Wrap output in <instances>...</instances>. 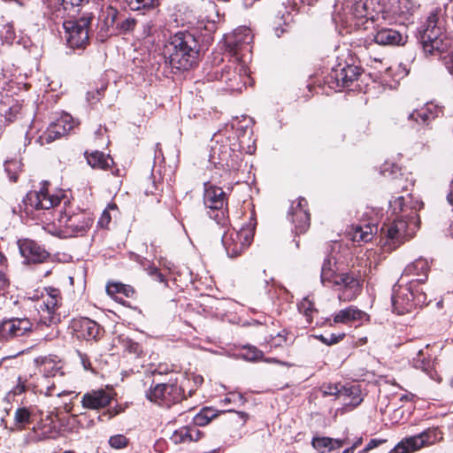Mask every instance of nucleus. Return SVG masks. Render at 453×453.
<instances>
[{"instance_id": "obj_1", "label": "nucleus", "mask_w": 453, "mask_h": 453, "mask_svg": "<svg viewBox=\"0 0 453 453\" xmlns=\"http://www.w3.org/2000/svg\"><path fill=\"white\" fill-rule=\"evenodd\" d=\"M45 182L39 190L27 194L24 199L25 210L32 211H50L52 219L43 226L44 230L52 235L69 238L84 235L92 226V219L84 211L71 213L67 211L65 196L59 194H50Z\"/></svg>"}, {"instance_id": "obj_2", "label": "nucleus", "mask_w": 453, "mask_h": 453, "mask_svg": "<svg viewBox=\"0 0 453 453\" xmlns=\"http://www.w3.org/2000/svg\"><path fill=\"white\" fill-rule=\"evenodd\" d=\"M430 265L426 259L419 257L409 264L398 281L393 286L392 305L398 314L411 311L428 303L422 285L428 277Z\"/></svg>"}, {"instance_id": "obj_3", "label": "nucleus", "mask_w": 453, "mask_h": 453, "mask_svg": "<svg viewBox=\"0 0 453 453\" xmlns=\"http://www.w3.org/2000/svg\"><path fill=\"white\" fill-rule=\"evenodd\" d=\"M413 4L410 0H366L354 8L357 28L367 29L368 24L378 21L380 17L388 24L404 27L412 14Z\"/></svg>"}, {"instance_id": "obj_4", "label": "nucleus", "mask_w": 453, "mask_h": 453, "mask_svg": "<svg viewBox=\"0 0 453 453\" xmlns=\"http://www.w3.org/2000/svg\"><path fill=\"white\" fill-rule=\"evenodd\" d=\"M443 17L441 9L433 10L426 23L418 29V38L426 54L441 55L448 71L453 75V39L443 33Z\"/></svg>"}, {"instance_id": "obj_5", "label": "nucleus", "mask_w": 453, "mask_h": 453, "mask_svg": "<svg viewBox=\"0 0 453 453\" xmlns=\"http://www.w3.org/2000/svg\"><path fill=\"white\" fill-rule=\"evenodd\" d=\"M198 44L189 32H178L170 37L165 46L169 63L173 68L188 70L191 68L198 57Z\"/></svg>"}, {"instance_id": "obj_6", "label": "nucleus", "mask_w": 453, "mask_h": 453, "mask_svg": "<svg viewBox=\"0 0 453 453\" xmlns=\"http://www.w3.org/2000/svg\"><path fill=\"white\" fill-rule=\"evenodd\" d=\"M413 223L395 219L389 224H384L380 228V242L385 250H393L412 235L415 228Z\"/></svg>"}, {"instance_id": "obj_7", "label": "nucleus", "mask_w": 453, "mask_h": 453, "mask_svg": "<svg viewBox=\"0 0 453 453\" xmlns=\"http://www.w3.org/2000/svg\"><path fill=\"white\" fill-rule=\"evenodd\" d=\"M256 221L250 218V221L239 231L228 230L222 236V243L230 257L241 255L251 243L254 236Z\"/></svg>"}, {"instance_id": "obj_8", "label": "nucleus", "mask_w": 453, "mask_h": 453, "mask_svg": "<svg viewBox=\"0 0 453 453\" xmlns=\"http://www.w3.org/2000/svg\"><path fill=\"white\" fill-rule=\"evenodd\" d=\"M245 62V59L235 58L222 69L219 80L224 82L229 90L240 92L250 84V71Z\"/></svg>"}, {"instance_id": "obj_9", "label": "nucleus", "mask_w": 453, "mask_h": 453, "mask_svg": "<svg viewBox=\"0 0 453 453\" xmlns=\"http://www.w3.org/2000/svg\"><path fill=\"white\" fill-rule=\"evenodd\" d=\"M441 440H442L441 431L438 427H429L416 435L402 439L388 453H413Z\"/></svg>"}, {"instance_id": "obj_10", "label": "nucleus", "mask_w": 453, "mask_h": 453, "mask_svg": "<svg viewBox=\"0 0 453 453\" xmlns=\"http://www.w3.org/2000/svg\"><path fill=\"white\" fill-rule=\"evenodd\" d=\"M92 20L91 14H86L78 19L64 21L67 45L73 49H84L89 41L88 28Z\"/></svg>"}, {"instance_id": "obj_11", "label": "nucleus", "mask_w": 453, "mask_h": 453, "mask_svg": "<svg viewBox=\"0 0 453 453\" xmlns=\"http://www.w3.org/2000/svg\"><path fill=\"white\" fill-rule=\"evenodd\" d=\"M203 203L209 209L208 215L215 222L225 227L228 223L226 205V194L221 188L205 185Z\"/></svg>"}, {"instance_id": "obj_12", "label": "nucleus", "mask_w": 453, "mask_h": 453, "mask_svg": "<svg viewBox=\"0 0 453 453\" xmlns=\"http://www.w3.org/2000/svg\"><path fill=\"white\" fill-rule=\"evenodd\" d=\"M423 203L415 199L411 195L401 196L389 201V210L393 214L399 215L396 219H403L418 226V211L422 208Z\"/></svg>"}, {"instance_id": "obj_13", "label": "nucleus", "mask_w": 453, "mask_h": 453, "mask_svg": "<svg viewBox=\"0 0 453 453\" xmlns=\"http://www.w3.org/2000/svg\"><path fill=\"white\" fill-rule=\"evenodd\" d=\"M296 6V0H280L274 4L272 26L277 37L290 30L294 21L292 12Z\"/></svg>"}, {"instance_id": "obj_14", "label": "nucleus", "mask_w": 453, "mask_h": 453, "mask_svg": "<svg viewBox=\"0 0 453 453\" xmlns=\"http://www.w3.org/2000/svg\"><path fill=\"white\" fill-rule=\"evenodd\" d=\"M209 160L216 167L225 171H235L239 167V154L227 143H219L218 141L211 147Z\"/></svg>"}, {"instance_id": "obj_15", "label": "nucleus", "mask_w": 453, "mask_h": 453, "mask_svg": "<svg viewBox=\"0 0 453 453\" xmlns=\"http://www.w3.org/2000/svg\"><path fill=\"white\" fill-rule=\"evenodd\" d=\"M33 330L28 318H11L0 322V341H9L26 336Z\"/></svg>"}, {"instance_id": "obj_16", "label": "nucleus", "mask_w": 453, "mask_h": 453, "mask_svg": "<svg viewBox=\"0 0 453 453\" xmlns=\"http://www.w3.org/2000/svg\"><path fill=\"white\" fill-rule=\"evenodd\" d=\"M330 287L337 288L341 293L338 296L340 301L350 302L354 300L362 290L361 280L351 273H340L334 278Z\"/></svg>"}, {"instance_id": "obj_17", "label": "nucleus", "mask_w": 453, "mask_h": 453, "mask_svg": "<svg viewBox=\"0 0 453 453\" xmlns=\"http://www.w3.org/2000/svg\"><path fill=\"white\" fill-rule=\"evenodd\" d=\"M251 41V32L245 27L235 29L231 35L227 36L226 43L233 58H242L245 57V52H250Z\"/></svg>"}, {"instance_id": "obj_18", "label": "nucleus", "mask_w": 453, "mask_h": 453, "mask_svg": "<svg viewBox=\"0 0 453 453\" xmlns=\"http://www.w3.org/2000/svg\"><path fill=\"white\" fill-rule=\"evenodd\" d=\"M404 27L393 28L382 27L380 24L375 27L373 41L382 46H401L407 42V35L404 33Z\"/></svg>"}, {"instance_id": "obj_19", "label": "nucleus", "mask_w": 453, "mask_h": 453, "mask_svg": "<svg viewBox=\"0 0 453 453\" xmlns=\"http://www.w3.org/2000/svg\"><path fill=\"white\" fill-rule=\"evenodd\" d=\"M59 291L51 289L42 295V300L37 303V311L40 315V322L49 325L56 321V311L58 306Z\"/></svg>"}, {"instance_id": "obj_20", "label": "nucleus", "mask_w": 453, "mask_h": 453, "mask_svg": "<svg viewBox=\"0 0 453 453\" xmlns=\"http://www.w3.org/2000/svg\"><path fill=\"white\" fill-rule=\"evenodd\" d=\"M75 121L73 117L67 113L63 114L56 121L52 122L44 133L40 136V140L50 143L68 134L73 129Z\"/></svg>"}, {"instance_id": "obj_21", "label": "nucleus", "mask_w": 453, "mask_h": 453, "mask_svg": "<svg viewBox=\"0 0 453 453\" xmlns=\"http://www.w3.org/2000/svg\"><path fill=\"white\" fill-rule=\"evenodd\" d=\"M306 201L300 198L293 202L288 211V218L295 226L296 234L305 233L310 227V215L305 209Z\"/></svg>"}, {"instance_id": "obj_22", "label": "nucleus", "mask_w": 453, "mask_h": 453, "mask_svg": "<svg viewBox=\"0 0 453 453\" xmlns=\"http://www.w3.org/2000/svg\"><path fill=\"white\" fill-rule=\"evenodd\" d=\"M19 249L21 256L27 264L43 263L49 257L48 251L37 244L35 242L24 239L18 242Z\"/></svg>"}, {"instance_id": "obj_23", "label": "nucleus", "mask_w": 453, "mask_h": 453, "mask_svg": "<svg viewBox=\"0 0 453 453\" xmlns=\"http://www.w3.org/2000/svg\"><path fill=\"white\" fill-rule=\"evenodd\" d=\"M35 363L45 377L63 376L65 374V363L58 356L49 355L38 357Z\"/></svg>"}, {"instance_id": "obj_24", "label": "nucleus", "mask_w": 453, "mask_h": 453, "mask_svg": "<svg viewBox=\"0 0 453 453\" xmlns=\"http://www.w3.org/2000/svg\"><path fill=\"white\" fill-rule=\"evenodd\" d=\"M72 328L76 337L83 340L96 339L101 332L100 326L88 318L73 319Z\"/></svg>"}, {"instance_id": "obj_25", "label": "nucleus", "mask_w": 453, "mask_h": 453, "mask_svg": "<svg viewBox=\"0 0 453 453\" xmlns=\"http://www.w3.org/2000/svg\"><path fill=\"white\" fill-rule=\"evenodd\" d=\"M111 398H81V406L73 403H65L66 412H71L73 416L82 415L86 410H99L107 406Z\"/></svg>"}, {"instance_id": "obj_26", "label": "nucleus", "mask_w": 453, "mask_h": 453, "mask_svg": "<svg viewBox=\"0 0 453 453\" xmlns=\"http://www.w3.org/2000/svg\"><path fill=\"white\" fill-rule=\"evenodd\" d=\"M331 78L336 82L338 88L349 87L361 75V69L353 65H347L341 69L333 70Z\"/></svg>"}, {"instance_id": "obj_27", "label": "nucleus", "mask_w": 453, "mask_h": 453, "mask_svg": "<svg viewBox=\"0 0 453 453\" xmlns=\"http://www.w3.org/2000/svg\"><path fill=\"white\" fill-rule=\"evenodd\" d=\"M440 111L437 105L433 103H426L420 109L413 110L408 119L414 120L418 125H428L429 122L437 117Z\"/></svg>"}, {"instance_id": "obj_28", "label": "nucleus", "mask_w": 453, "mask_h": 453, "mask_svg": "<svg viewBox=\"0 0 453 453\" xmlns=\"http://www.w3.org/2000/svg\"><path fill=\"white\" fill-rule=\"evenodd\" d=\"M89 3V0H49L47 8L51 19H58L64 18L65 12V4L71 6H81Z\"/></svg>"}, {"instance_id": "obj_29", "label": "nucleus", "mask_w": 453, "mask_h": 453, "mask_svg": "<svg viewBox=\"0 0 453 453\" xmlns=\"http://www.w3.org/2000/svg\"><path fill=\"white\" fill-rule=\"evenodd\" d=\"M344 443V440L319 436L313 437L311 441L312 447L319 453H331L333 450L342 448Z\"/></svg>"}, {"instance_id": "obj_30", "label": "nucleus", "mask_w": 453, "mask_h": 453, "mask_svg": "<svg viewBox=\"0 0 453 453\" xmlns=\"http://www.w3.org/2000/svg\"><path fill=\"white\" fill-rule=\"evenodd\" d=\"M366 317V313L355 306H349L348 308L340 310L334 316V323L349 324L354 321L362 320Z\"/></svg>"}, {"instance_id": "obj_31", "label": "nucleus", "mask_w": 453, "mask_h": 453, "mask_svg": "<svg viewBox=\"0 0 453 453\" xmlns=\"http://www.w3.org/2000/svg\"><path fill=\"white\" fill-rule=\"evenodd\" d=\"M88 164L94 169L105 170L113 164V160L104 152L95 150L85 153Z\"/></svg>"}, {"instance_id": "obj_32", "label": "nucleus", "mask_w": 453, "mask_h": 453, "mask_svg": "<svg viewBox=\"0 0 453 453\" xmlns=\"http://www.w3.org/2000/svg\"><path fill=\"white\" fill-rule=\"evenodd\" d=\"M413 365L417 369H420L423 372H426L431 379L437 380L438 381L441 379H435L434 374H436V372L432 369L433 363L428 357V354L424 351V349H419L416 354V357L412 359Z\"/></svg>"}, {"instance_id": "obj_33", "label": "nucleus", "mask_w": 453, "mask_h": 453, "mask_svg": "<svg viewBox=\"0 0 453 453\" xmlns=\"http://www.w3.org/2000/svg\"><path fill=\"white\" fill-rule=\"evenodd\" d=\"M335 262L331 257L325 258L321 266L320 280L324 286H331L334 278L338 276L334 270Z\"/></svg>"}, {"instance_id": "obj_34", "label": "nucleus", "mask_w": 453, "mask_h": 453, "mask_svg": "<svg viewBox=\"0 0 453 453\" xmlns=\"http://www.w3.org/2000/svg\"><path fill=\"white\" fill-rule=\"evenodd\" d=\"M377 229H378V227L376 226H371V225H365L364 226H357L354 228V232L352 234V240L354 242H367L372 239L374 230L377 231Z\"/></svg>"}, {"instance_id": "obj_35", "label": "nucleus", "mask_w": 453, "mask_h": 453, "mask_svg": "<svg viewBox=\"0 0 453 453\" xmlns=\"http://www.w3.org/2000/svg\"><path fill=\"white\" fill-rule=\"evenodd\" d=\"M132 11H154L159 4V0H124Z\"/></svg>"}, {"instance_id": "obj_36", "label": "nucleus", "mask_w": 453, "mask_h": 453, "mask_svg": "<svg viewBox=\"0 0 453 453\" xmlns=\"http://www.w3.org/2000/svg\"><path fill=\"white\" fill-rule=\"evenodd\" d=\"M219 415V411L211 408L205 407L201 410L194 418L196 426H206L212 418Z\"/></svg>"}, {"instance_id": "obj_37", "label": "nucleus", "mask_w": 453, "mask_h": 453, "mask_svg": "<svg viewBox=\"0 0 453 453\" xmlns=\"http://www.w3.org/2000/svg\"><path fill=\"white\" fill-rule=\"evenodd\" d=\"M106 292L109 296H114L116 294H123L127 297H130L134 294V289L129 285H125L122 283H109L106 286Z\"/></svg>"}, {"instance_id": "obj_38", "label": "nucleus", "mask_w": 453, "mask_h": 453, "mask_svg": "<svg viewBox=\"0 0 453 453\" xmlns=\"http://www.w3.org/2000/svg\"><path fill=\"white\" fill-rule=\"evenodd\" d=\"M176 388L173 384L169 383H158L155 387L151 388L150 396H165V395H171L175 394L174 390Z\"/></svg>"}, {"instance_id": "obj_39", "label": "nucleus", "mask_w": 453, "mask_h": 453, "mask_svg": "<svg viewBox=\"0 0 453 453\" xmlns=\"http://www.w3.org/2000/svg\"><path fill=\"white\" fill-rule=\"evenodd\" d=\"M242 358L247 361H257L262 358L263 352L254 346H245L240 353Z\"/></svg>"}, {"instance_id": "obj_40", "label": "nucleus", "mask_w": 453, "mask_h": 453, "mask_svg": "<svg viewBox=\"0 0 453 453\" xmlns=\"http://www.w3.org/2000/svg\"><path fill=\"white\" fill-rule=\"evenodd\" d=\"M189 426H183L175 430L171 435V441L175 444L190 442Z\"/></svg>"}, {"instance_id": "obj_41", "label": "nucleus", "mask_w": 453, "mask_h": 453, "mask_svg": "<svg viewBox=\"0 0 453 453\" xmlns=\"http://www.w3.org/2000/svg\"><path fill=\"white\" fill-rule=\"evenodd\" d=\"M42 394V390H39L37 387L32 385L31 382H20L13 388L14 395L21 394Z\"/></svg>"}, {"instance_id": "obj_42", "label": "nucleus", "mask_w": 453, "mask_h": 453, "mask_svg": "<svg viewBox=\"0 0 453 453\" xmlns=\"http://www.w3.org/2000/svg\"><path fill=\"white\" fill-rule=\"evenodd\" d=\"M298 310L306 317V321L308 323H311L312 319V313L314 311L313 303L309 298L305 297L298 304Z\"/></svg>"}, {"instance_id": "obj_43", "label": "nucleus", "mask_w": 453, "mask_h": 453, "mask_svg": "<svg viewBox=\"0 0 453 453\" xmlns=\"http://www.w3.org/2000/svg\"><path fill=\"white\" fill-rule=\"evenodd\" d=\"M4 169L9 178L12 181H16L18 179V172L20 169V162L18 160H6L4 162Z\"/></svg>"}, {"instance_id": "obj_44", "label": "nucleus", "mask_w": 453, "mask_h": 453, "mask_svg": "<svg viewBox=\"0 0 453 453\" xmlns=\"http://www.w3.org/2000/svg\"><path fill=\"white\" fill-rule=\"evenodd\" d=\"M129 440L123 434L112 435L109 439V444L111 448L121 449L128 445Z\"/></svg>"}, {"instance_id": "obj_45", "label": "nucleus", "mask_w": 453, "mask_h": 453, "mask_svg": "<svg viewBox=\"0 0 453 453\" xmlns=\"http://www.w3.org/2000/svg\"><path fill=\"white\" fill-rule=\"evenodd\" d=\"M0 38L4 43L5 42L10 44L12 42V41L15 39V33L12 24H6L3 26V28L0 31Z\"/></svg>"}, {"instance_id": "obj_46", "label": "nucleus", "mask_w": 453, "mask_h": 453, "mask_svg": "<svg viewBox=\"0 0 453 453\" xmlns=\"http://www.w3.org/2000/svg\"><path fill=\"white\" fill-rule=\"evenodd\" d=\"M363 398H351L349 403H344L342 408H338L335 411V415L344 414L346 412L353 411L362 403Z\"/></svg>"}, {"instance_id": "obj_47", "label": "nucleus", "mask_w": 453, "mask_h": 453, "mask_svg": "<svg viewBox=\"0 0 453 453\" xmlns=\"http://www.w3.org/2000/svg\"><path fill=\"white\" fill-rule=\"evenodd\" d=\"M14 418L18 424H27L30 422V411L25 407L19 408L15 411Z\"/></svg>"}, {"instance_id": "obj_48", "label": "nucleus", "mask_w": 453, "mask_h": 453, "mask_svg": "<svg viewBox=\"0 0 453 453\" xmlns=\"http://www.w3.org/2000/svg\"><path fill=\"white\" fill-rule=\"evenodd\" d=\"M345 336V334H330L328 336H325L323 334L316 335L315 337L321 341L326 345H333L337 342H339L343 337Z\"/></svg>"}, {"instance_id": "obj_49", "label": "nucleus", "mask_w": 453, "mask_h": 453, "mask_svg": "<svg viewBox=\"0 0 453 453\" xmlns=\"http://www.w3.org/2000/svg\"><path fill=\"white\" fill-rule=\"evenodd\" d=\"M109 210H117V205L115 203H110L103 211L98 220V225H100L102 227L107 226L111 219Z\"/></svg>"}, {"instance_id": "obj_50", "label": "nucleus", "mask_w": 453, "mask_h": 453, "mask_svg": "<svg viewBox=\"0 0 453 453\" xmlns=\"http://www.w3.org/2000/svg\"><path fill=\"white\" fill-rule=\"evenodd\" d=\"M135 19L133 18H127L121 21V23L119 25V29L123 32H128L132 31L135 27Z\"/></svg>"}, {"instance_id": "obj_51", "label": "nucleus", "mask_w": 453, "mask_h": 453, "mask_svg": "<svg viewBox=\"0 0 453 453\" xmlns=\"http://www.w3.org/2000/svg\"><path fill=\"white\" fill-rule=\"evenodd\" d=\"M77 354L80 357L81 364L82 367L84 368V370L93 372L92 365H91L88 357L86 354H84L79 350H77Z\"/></svg>"}, {"instance_id": "obj_52", "label": "nucleus", "mask_w": 453, "mask_h": 453, "mask_svg": "<svg viewBox=\"0 0 453 453\" xmlns=\"http://www.w3.org/2000/svg\"><path fill=\"white\" fill-rule=\"evenodd\" d=\"M154 22L152 20H148L142 25V37H148L152 35V31L154 28Z\"/></svg>"}, {"instance_id": "obj_53", "label": "nucleus", "mask_w": 453, "mask_h": 453, "mask_svg": "<svg viewBox=\"0 0 453 453\" xmlns=\"http://www.w3.org/2000/svg\"><path fill=\"white\" fill-rule=\"evenodd\" d=\"M385 442H387L386 439H372L364 449V452L375 449Z\"/></svg>"}, {"instance_id": "obj_54", "label": "nucleus", "mask_w": 453, "mask_h": 453, "mask_svg": "<svg viewBox=\"0 0 453 453\" xmlns=\"http://www.w3.org/2000/svg\"><path fill=\"white\" fill-rule=\"evenodd\" d=\"M188 434H190V438H189L190 441H197L202 437L201 431L198 428H196V426L189 427Z\"/></svg>"}, {"instance_id": "obj_55", "label": "nucleus", "mask_w": 453, "mask_h": 453, "mask_svg": "<svg viewBox=\"0 0 453 453\" xmlns=\"http://www.w3.org/2000/svg\"><path fill=\"white\" fill-rule=\"evenodd\" d=\"M127 349H128L129 352L134 353L137 355H139L140 352L142 351L140 345L134 342H129L127 346Z\"/></svg>"}, {"instance_id": "obj_56", "label": "nucleus", "mask_w": 453, "mask_h": 453, "mask_svg": "<svg viewBox=\"0 0 453 453\" xmlns=\"http://www.w3.org/2000/svg\"><path fill=\"white\" fill-rule=\"evenodd\" d=\"M7 82H8V79L5 76L4 69L2 67H0V89H4Z\"/></svg>"}, {"instance_id": "obj_57", "label": "nucleus", "mask_w": 453, "mask_h": 453, "mask_svg": "<svg viewBox=\"0 0 453 453\" xmlns=\"http://www.w3.org/2000/svg\"><path fill=\"white\" fill-rule=\"evenodd\" d=\"M19 111V107L18 105L11 107L9 109V113L6 114V119L9 121H12V117H14V114L18 113Z\"/></svg>"}, {"instance_id": "obj_58", "label": "nucleus", "mask_w": 453, "mask_h": 453, "mask_svg": "<svg viewBox=\"0 0 453 453\" xmlns=\"http://www.w3.org/2000/svg\"><path fill=\"white\" fill-rule=\"evenodd\" d=\"M8 280L4 273L0 272V291L4 290L8 286Z\"/></svg>"}, {"instance_id": "obj_59", "label": "nucleus", "mask_w": 453, "mask_h": 453, "mask_svg": "<svg viewBox=\"0 0 453 453\" xmlns=\"http://www.w3.org/2000/svg\"><path fill=\"white\" fill-rule=\"evenodd\" d=\"M447 199H448L449 203L453 206V180L451 182V189H450V192L449 193V195L447 196Z\"/></svg>"}, {"instance_id": "obj_60", "label": "nucleus", "mask_w": 453, "mask_h": 453, "mask_svg": "<svg viewBox=\"0 0 453 453\" xmlns=\"http://www.w3.org/2000/svg\"><path fill=\"white\" fill-rule=\"evenodd\" d=\"M150 400L151 402H153L154 403L157 404V405H162V401L164 400V398H153V397H150Z\"/></svg>"}, {"instance_id": "obj_61", "label": "nucleus", "mask_w": 453, "mask_h": 453, "mask_svg": "<svg viewBox=\"0 0 453 453\" xmlns=\"http://www.w3.org/2000/svg\"><path fill=\"white\" fill-rule=\"evenodd\" d=\"M155 276H156V279L158 281H160V282H164L165 281V277H164V275L160 272H158Z\"/></svg>"}, {"instance_id": "obj_62", "label": "nucleus", "mask_w": 453, "mask_h": 453, "mask_svg": "<svg viewBox=\"0 0 453 453\" xmlns=\"http://www.w3.org/2000/svg\"><path fill=\"white\" fill-rule=\"evenodd\" d=\"M159 271L157 270V267H151L149 269V273L150 275H156Z\"/></svg>"}, {"instance_id": "obj_63", "label": "nucleus", "mask_w": 453, "mask_h": 453, "mask_svg": "<svg viewBox=\"0 0 453 453\" xmlns=\"http://www.w3.org/2000/svg\"><path fill=\"white\" fill-rule=\"evenodd\" d=\"M362 443V438H359L356 442L350 447L353 448V451L357 447H358Z\"/></svg>"}, {"instance_id": "obj_64", "label": "nucleus", "mask_w": 453, "mask_h": 453, "mask_svg": "<svg viewBox=\"0 0 453 453\" xmlns=\"http://www.w3.org/2000/svg\"><path fill=\"white\" fill-rule=\"evenodd\" d=\"M449 231V234L453 237V221L450 223Z\"/></svg>"}]
</instances>
